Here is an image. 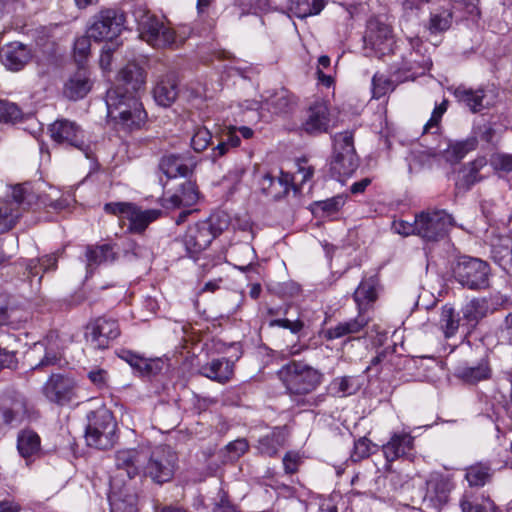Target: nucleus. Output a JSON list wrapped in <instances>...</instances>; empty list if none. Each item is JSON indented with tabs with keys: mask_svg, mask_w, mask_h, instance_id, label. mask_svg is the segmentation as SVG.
Segmentation results:
<instances>
[{
	"mask_svg": "<svg viewBox=\"0 0 512 512\" xmlns=\"http://www.w3.org/2000/svg\"><path fill=\"white\" fill-rule=\"evenodd\" d=\"M145 72L136 63H128L118 73L117 86L106 93L107 116L125 130L140 129L147 114L136 93L145 83Z\"/></svg>",
	"mask_w": 512,
	"mask_h": 512,
	"instance_id": "f257e3e1",
	"label": "nucleus"
},
{
	"mask_svg": "<svg viewBox=\"0 0 512 512\" xmlns=\"http://www.w3.org/2000/svg\"><path fill=\"white\" fill-rule=\"evenodd\" d=\"M228 227L225 215H211L208 219L189 225L182 243L189 257L207 249L212 241Z\"/></svg>",
	"mask_w": 512,
	"mask_h": 512,
	"instance_id": "f03ea898",
	"label": "nucleus"
},
{
	"mask_svg": "<svg viewBox=\"0 0 512 512\" xmlns=\"http://www.w3.org/2000/svg\"><path fill=\"white\" fill-rule=\"evenodd\" d=\"M278 374L286 389L296 395L311 393L323 379V374L318 369L302 361L289 362Z\"/></svg>",
	"mask_w": 512,
	"mask_h": 512,
	"instance_id": "7ed1b4c3",
	"label": "nucleus"
},
{
	"mask_svg": "<svg viewBox=\"0 0 512 512\" xmlns=\"http://www.w3.org/2000/svg\"><path fill=\"white\" fill-rule=\"evenodd\" d=\"M88 424L85 439L89 446L105 450L112 448L116 442V427L112 413L106 408H99L87 415Z\"/></svg>",
	"mask_w": 512,
	"mask_h": 512,
	"instance_id": "20e7f679",
	"label": "nucleus"
},
{
	"mask_svg": "<svg viewBox=\"0 0 512 512\" xmlns=\"http://www.w3.org/2000/svg\"><path fill=\"white\" fill-rule=\"evenodd\" d=\"M138 24L140 37L156 48L170 46L175 41V32L159 21L144 6H135L132 11Z\"/></svg>",
	"mask_w": 512,
	"mask_h": 512,
	"instance_id": "39448f33",
	"label": "nucleus"
},
{
	"mask_svg": "<svg viewBox=\"0 0 512 512\" xmlns=\"http://www.w3.org/2000/svg\"><path fill=\"white\" fill-rule=\"evenodd\" d=\"M178 463L177 453L167 445H160L149 450L144 465V476L156 484H164L172 480Z\"/></svg>",
	"mask_w": 512,
	"mask_h": 512,
	"instance_id": "423d86ee",
	"label": "nucleus"
},
{
	"mask_svg": "<svg viewBox=\"0 0 512 512\" xmlns=\"http://www.w3.org/2000/svg\"><path fill=\"white\" fill-rule=\"evenodd\" d=\"M489 265L478 258L460 257L453 267L454 279L463 287L477 290L488 286Z\"/></svg>",
	"mask_w": 512,
	"mask_h": 512,
	"instance_id": "0eeeda50",
	"label": "nucleus"
},
{
	"mask_svg": "<svg viewBox=\"0 0 512 512\" xmlns=\"http://www.w3.org/2000/svg\"><path fill=\"white\" fill-rule=\"evenodd\" d=\"M334 155L331 171L338 178L350 176L358 167V159L353 144V133L344 131L334 136Z\"/></svg>",
	"mask_w": 512,
	"mask_h": 512,
	"instance_id": "6e6552de",
	"label": "nucleus"
},
{
	"mask_svg": "<svg viewBox=\"0 0 512 512\" xmlns=\"http://www.w3.org/2000/svg\"><path fill=\"white\" fill-rule=\"evenodd\" d=\"M453 225V217L445 210L426 211L416 215V235L426 241L444 238Z\"/></svg>",
	"mask_w": 512,
	"mask_h": 512,
	"instance_id": "1a4fd4ad",
	"label": "nucleus"
},
{
	"mask_svg": "<svg viewBox=\"0 0 512 512\" xmlns=\"http://www.w3.org/2000/svg\"><path fill=\"white\" fill-rule=\"evenodd\" d=\"M104 210L107 213L119 216L123 221H129L128 229L135 233L143 232L161 214L159 210H141L135 205L125 202L107 203L104 206Z\"/></svg>",
	"mask_w": 512,
	"mask_h": 512,
	"instance_id": "9d476101",
	"label": "nucleus"
},
{
	"mask_svg": "<svg viewBox=\"0 0 512 512\" xmlns=\"http://www.w3.org/2000/svg\"><path fill=\"white\" fill-rule=\"evenodd\" d=\"M125 16L115 9H105L95 15L87 34L95 41H112L124 28Z\"/></svg>",
	"mask_w": 512,
	"mask_h": 512,
	"instance_id": "9b49d317",
	"label": "nucleus"
},
{
	"mask_svg": "<svg viewBox=\"0 0 512 512\" xmlns=\"http://www.w3.org/2000/svg\"><path fill=\"white\" fill-rule=\"evenodd\" d=\"M149 456V449L144 447L127 448L118 450L115 453V467L117 474L113 478L121 481V484H126L123 477L126 476L129 480L144 474V465Z\"/></svg>",
	"mask_w": 512,
	"mask_h": 512,
	"instance_id": "f8f14e48",
	"label": "nucleus"
},
{
	"mask_svg": "<svg viewBox=\"0 0 512 512\" xmlns=\"http://www.w3.org/2000/svg\"><path fill=\"white\" fill-rule=\"evenodd\" d=\"M454 488L455 483L451 476L433 472L426 480L423 503L427 508L440 510L449 502L450 494Z\"/></svg>",
	"mask_w": 512,
	"mask_h": 512,
	"instance_id": "ddd939ff",
	"label": "nucleus"
},
{
	"mask_svg": "<svg viewBox=\"0 0 512 512\" xmlns=\"http://www.w3.org/2000/svg\"><path fill=\"white\" fill-rule=\"evenodd\" d=\"M51 138L59 144H67L90 158L91 149L84 140L82 129L73 121L58 119L49 126Z\"/></svg>",
	"mask_w": 512,
	"mask_h": 512,
	"instance_id": "4468645a",
	"label": "nucleus"
},
{
	"mask_svg": "<svg viewBox=\"0 0 512 512\" xmlns=\"http://www.w3.org/2000/svg\"><path fill=\"white\" fill-rule=\"evenodd\" d=\"M119 335V325L112 318L98 317L89 321L85 326V339L95 349L108 348L110 342Z\"/></svg>",
	"mask_w": 512,
	"mask_h": 512,
	"instance_id": "2eb2a0df",
	"label": "nucleus"
},
{
	"mask_svg": "<svg viewBox=\"0 0 512 512\" xmlns=\"http://www.w3.org/2000/svg\"><path fill=\"white\" fill-rule=\"evenodd\" d=\"M364 43L366 48L374 50L378 57L386 55L392 51L394 43L391 28L376 18L370 19L367 23Z\"/></svg>",
	"mask_w": 512,
	"mask_h": 512,
	"instance_id": "dca6fc26",
	"label": "nucleus"
},
{
	"mask_svg": "<svg viewBox=\"0 0 512 512\" xmlns=\"http://www.w3.org/2000/svg\"><path fill=\"white\" fill-rule=\"evenodd\" d=\"M28 416L27 401L21 394L0 396V430L13 423H22Z\"/></svg>",
	"mask_w": 512,
	"mask_h": 512,
	"instance_id": "f3484780",
	"label": "nucleus"
},
{
	"mask_svg": "<svg viewBox=\"0 0 512 512\" xmlns=\"http://www.w3.org/2000/svg\"><path fill=\"white\" fill-rule=\"evenodd\" d=\"M454 96L473 113L488 109L496 102V94L492 89H473L462 85L454 90Z\"/></svg>",
	"mask_w": 512,
	"mask_h": 512,
	"instance_id": "a211bd4d",
	"label": "nucleus"
},
{
	"mask_svg": "<svg viewBox=\"0 0 512 512\" xmlns=\"http://www.w3.org/2000/svg\"><path fill=\"white\" fill-rule=\"evenodd\" d=\"M111 512H137V495L131 485L121 484L117 478L110 480L108 496Z\"/></svg>",
	"mask_w": 512,
	"mask_h": 512,
	"instance_id": "6ab92c4d",
	"label": "nucleus"
},
{
	"mask_svg": "<svg viewBox=\"0 0 512 512\" xmlns=\"http://www.w3.org/2000/svg\"><path fill=\"white\" fill-rule=\"evenodd\" d=\"M75 382L65 374H51L43 386V394L54 403L63 405L68 403L74 394Z\"/></svg>",
	"mask_w": 512,
	"mask_h": 512,
	"instance_id": "aec40b11",
	"label": "nucleus"
},
{
	"mask_svg": "<svg viewBox=\"0 0 512 512\" xmlns=\"http://www.w3.org/2000/svg\"><path fill=\"white\" fill-rule=\"evenodd\" d=\"M329 122L327 104L322 100H316L306 111V116L302 122V130L308 134L323 133L328 130Z\"/></svg>",
	"mask_w": 512,
	"mask_h": 512,
	"instance_id": "412c9836",
	"label": "nucleus"
},
{
	"mask_svg": "<svg viewBox=\"0 0 512 512\" xmlns=\"http://www.w3.org/2000/svg\"><path fill=\"white\" fill-rule=\"evenodd\" d=\"M410 51L402 57L401 69L412 71L414 74H423L432 66L430 57L422 53V41L419 38L409 40Z\"/></svg>",
	"mask_w": 512,
	"mask_h": 512,
	"instance_id": "4be33fe9",
	"label": "nucleus"
},
{
	"mask_svg": "<svg viewBox=\"0 0 512 512\" xmlns=\"http://www.w3.org/2000/svg\"><path fill=\"white\" fill-rule=\"evenodd\" d=\"M93 82L89 71L84 67H79L64 84L63 94L70 100H79L84 98L91 90Z\"/></svg>",
	"mask_w": 512,
	"mask_h": 512,
	"instance_id": "5701e85b",
	"label": "nucleus"
},
{
	"mask_svg": "<svg viewBox=\"0 0 512 512\" xmlns=\"http://www.w3.org/2000/svg\"><path fill=\"white\" fill-rule=\"evenodd\" d=\"M414 446V438L408 433H395L390 440L382 446L387 463L408 455Z\"/></svg>",
	"mask_w": 512,
	"mask_h": 512,
	"instance_id": "b1692460",
	"label": "nucleus"
},
{
	"mask_svg": "<svg viewBox=\"0 0 512 512\" xmlns=\"http://www.w3.org/2000/svg\"><path fill=\"white\" fill-rule=\"evenodd\" d=\"M292 181L293 178L288 173H281L277 178L272 177L270 174H265L261 178L259 186L263 194L274 200H279L289 193Z\"/></svg>",
	"mask_w": 512,
	"mask_h": 512,
	"instance_id": "393cba45",
	"label": "nucleus"
},
{
	"mask_svg": "<svg viewBox=\"0 0 512 512\" xmlns=\"http://www.w3.org/2000/svg\"><path fill=\"white\" fill-rule=\"evenodd\" d=\"M1 61L11 71L21 70L29 61V49L19 42H13L2 48Z\"/></svg>",
	"mask_w": 512,
	"mask_h": 512,
	"instance_id": "a878e982",
	"label": "nucleus"
},
{
	"mask_svg": "<svg viewBox=\"0 0 512 512\" xmlns=\"http://www.w3.org/2000/svg\"><path fill=\"white\" fill-rule=\"evenodd\" d=\"M199 373L213 381L224 384L234 374V363L227 358L213 359L200 367Z\"/></svg>",
	"mask_w": 512,
	"mask_h": 512,
	"instance_id": "bb28decb",
	"label": "nucleus"
},
{
	"mask_svg": "<svg viewBox=\"0 0 512 512\" xmlns=\"http://www.w3.org/2000/svg\"><path fill=\"white\" fill-rule=\"evenodd\" d=\"M368 323L369 319L364 315V313L359 312L355 318L339 322L334 327L326 329L323 332V335L327 340L339 339L359 333L367 326Z\"/></svg>",
	"mask_w": 512,
	"mask_h": 512,
	"instance_id": "cd10ccee",
	"label": "nucleus"
},
{
	"mask_svg": "<svg viewBox=\"0 0 512 512\" xmlns=\"http://www.w3.org/2000/svg\"><path fill=\"white\" fill-rule=\"evenodd\" d=\"M153 96L155 101L163 106L169 107L178 96V82L174 74H167L161 77L154 89Z\"/></svg>",
	"mask_w": 512,
	"mask_h": 512,
	"instance_id": "c85d7f7f",
	"label": "nucleus"
},
{
	"mask_svg": "<svg viewBox=\"0 0 512 512\" xmlns=\"http://www.w3.org/2000/svg\"><path fill=\"white\" fill-rule=\"evenodd\" d=\"M199 193L196 185L191 181H185L179 189L165 199L168 208L191 207L197 203Z\"/></svg>",
	"mask_w": 512,
	"mask_h": 512,
	"instance_id": "c756f323",
	"label": "nucleus"
},
{
	"mask_svg": "<svg viewBox=\"0 0 512 512\" xmlns=\"http://www.w3.org/2000/svg\"><path fill=\"white\" fill-rule=\"evenodd\" d=\"M159 168L168 178L186 177L192 172V165L187 164L186 158L180 154L164 155Z\"/></svg>",
	"mask_w": 512,
	"mask_h": 512,
	"instance_id": "7c9ffc66",
	"label": "nucleus"
},
{
	"mask_svg": "<svg viewBox=\"0 0 512 512\" xmlns=\"http://www.w3.org/2000/svg\"><path fill=\"white\" fill-rule=\"evenodd\" d=\"M116 259V252L110 244L88 246L86 249L87 271L89 273H92L99 265L112 263Z\"/></svg>",
	"mask_w": 512,
	"mask_h": 512,
	"instance_id": "2f4dec72",
	"label": "nucleus"
},
{
	"mask_svg": "<svg viewBox=\"0 0 512 512\" xmlns=\"http://www.w3.org/2000/svg\"><path fill=\"white\" fill-rule=\"evenodd\" d=\"M492 258L508 274L512 275V238L503 236L492 245Z\"/></svg>",
	"mask_w": 512,
	"mask_h": 512,
	"instance_id": "473e14b6",
	"label": "nucleus"
},
{
	"mask_svg": "<svg viewBox=\"0 0 512 512\" xmlns=\"http://www.w3.org/2000/svg\"><path fill=\"white\" fill-rule=\"evenodd\" d=\"M286 438L284 428L275 427L269 434L259 439L257 448L262 455L273 457L285 445Z\"/></svg>",
	"mask_w": 512,
	"mask_h": 512,
	"instance_id": "72a5a7b5",
	"label": "nucleus"
},
{
	"mask_svg": "<svg viewBox=\"0 0 512 512\" xmlns=\"http://www.w3.org/2000/svg\"><path fill=\"white\" fill-rule=\"evenodd\" d=\"M492 371L487 360L482 359L475 366H464L457 371V377L469 384H476L491 377Z\"/></svg>",
	"mask_w": 512,
	"mask_h": 512,
	"instance_id": "f704fd0d",
	"label": "nucleus"
},
{
	"mask_svg": "<svg viewBox=\"0 0 512 512\" xmlns=\"http://www.w3.org/2000/svg\"><path fill=\"white\" fill-rule=\"evenodd\" d=\"M488 302L485 298H474L462 309V314L464 320H466L471 326H475L487 317L491 313V309L489 308Z\"/></svg>",
	"mask_w": 512,
	"mask_h": 512,
	"instance_id": "c9c22d12",
	"label": "nucleus"
},
{
	"mask_svg": "<svg viewBox=\"0 0 512 512\" xmlns=\"http://www.w3.org/2000/svg\"><path fill=\"white\" fill-rule=\"evenodd\" d=\"M493 470L488 463L479 462L465 469V479L470 487H483L489 483Z\"/></svg>",
	"mask_w": 512,
	"mask_h": 512,
	"instance_id": "e433bc0d",
	"label": "nucleus"
},
{
	"mask_svg": "<svg viewBox=\"0 0 512 512\" xmlns=\"http://www.w3.org/2000/svg\"><path fill=\"white\" fill-rule=\"evenodd\" d=\"M36 46L34 49V58L39 57L38 53L42 55L43 59L49 61L55 53V42L51 39L50 29L47 27H40L36 30Z\"/></svg>",
	"mask_w": 512,
	"mask_h": 512,
	"instance_id": "4c0bfd02",
	"label": "nucleus"
},
{
	"mask_svg": "<svg viewBox=\"0 0 512 512\" xmlns=\"http://www.w3.org/2000/svg\"><path fill=\"white\" fill-rule=\"evenodd\" d=\"M353 298L358 306L359 312L363 313L366 306L374 302L377 298L374 281L372 279L363 280L355 290Z\"/></svg>",
	"mask_w": 512,
	"mask_h": 512,
	"instance_id": "58836bf2",
	"label": "nucleus"
},
{
	"mask_svg": "<svg viewBox=\"0 0 512 512\" xmlns=\"http://www.w3.org/2000/svg\"><path fill=\"white\" fill-rule=\"evenodd\" d=\"M453 14L449 8L439 7L430 13L428 29L431 33L446 31L452 24Z\"/></svg>",
	"mask_w": 512,
	"mask_h": 512,
	"instance_id": "ea45409f",
	"label": "nucleus"
},
{
	"mask_svg": "<svg viewBox=\"0 0 512 512\" xmlns=\"http://www.w3.org/2000/svg\"><path fill=\"white\" fill-rule=\"evenodd\" d=\"M324 8L322 0H291L290 11L298 18L316 15Z\"/></svg>",
	"mask_w": 512,
	"mask_h": 512,
	"instance_id": "a19ab883",
	"label": "nucleus"
},
{
	"mask_svg": "<svg viewBox=\"0 0 512 512\" xmlns=\"http://www.w3.org/2000/svg\"><path fill=\"white\" fill-rule=\"evenodd\" d=\"M56 335L51 334L47 338L46 342H34V347H41L45 349L44 358L34 366V370L38 368H43L50 365H56L60 361V357L58 354V345L56 343Z\"/></svg>",
	"mask_w": 512,
	"mask_h": 512,
	"instance_id": "79ce46f5",
	"label": "nucleus"
},
{
	"mask_svg": "<svg viewBox=\"0 0 512 512\" xmlns=\"http://www.w3.org/2000/svg\"><path fill=\"white\" fill-rule=\"evenodd\" d=\"M38 195L36 197V205L41 207H49L54 210L60 209L62 205L58 202L59 191L52 186H48L44 182L37 185Z\"/></svg>",
	"mask_w": 512,
	"mask_h": 512,
	"instance_id": "37998d69",
	"label": "nucleus"
},
{
	"mask_svg": "<svg viewBox=\"0 0 512 512\" xmlns=\"http://www.w3.org/2000/svg\"><path fill=\"white\" fill-rule=\"evenodd\" d=\"M25 209L12 207L9 203L0 204V234L12 229Z\"/></svg>",
	"mask_w": 512,
	"mask_h": 512,
	"instance_id": "c03bdc74",
	"label": "nucleus"
},
{
	"mask_svg": "<svg viewBox=\"0 0 512 512\" xmlns=\"http://www.w3.org/2000/svg\"><path fill=\"white\" fill-rule=\"evenodd\" d=\"M439 325L446 338L456 334L459 328V318L451 306L445 305L442 308Z\"/></svg>",
	"mask_w": 512,
	"mask_h": 512,
	"instance_id": "a18cd8bd",
	"label": "nucleus"
},
{
	"mask_svg": "<svg viewBox=\"0 0 512 512\" xmlns=\"http://www.w3.org/2000/svg\"><path fill=\"white\" fill-rule=\"evenodd\" d=\"M119 357L127 362L135 371L141 375H149L153 372L152 362L130 350H122Z\"/></svg>",
	"mask_w": 512,
	"mask_h": 512,
	"instance_id": "49530a36",
	"label": "nucleus"
},
{
	"mask_svg": "<svg viewBox=\"0 0 512 512\" xmlns=\"http://www.w3.org/2000/svg\"><path fill=\"white\" fill-rule=\"evenodd\" d=\"M476 139H467L449 145L446 150V159L452 163L459 162L466 154L476 148Z\"/></svg>",
	"mask_w": 512,
	"mask_h": 512,
	"instance_id": "de8ad7c7",
	"label": "nucleus"
},
{
	"mask_svg": "<svg viewBox=\"0 0 512 512\" xmlns=\"http://www.w3.org/2000/svg\"><path fill=\"white\" fill-rule=\"evenodd\" d=\"M485 165L484 159H477L470 163L469 169L465 174L457 181L456 186L458 189L469 190L471 186L481 180L478 175L479 170Z\"/></svg>",
	"mask_w": 512,
	"mask_h": 512,
	"instance_id": "09e8293b",
	"label": "nucleus"
},
{
	"mask_svg": "<svg viewBox=\"0 0 512 512\" xmlns=\"http://www.w3.org/2000/svg\"><path fill=\"white\" fill-rule=\"evenodd\" d=\"M267 102L276 113H282L289 111L294 104V99L288 90L282 88L271 95Z\"/></svg>",
	"mask_w": 512,
	"mask_h": 512,
	"instance_id": "8fccbe9b",
	"label": "nucleus"
},
{
	"mask_svg": "<svg viewBox=\"0 0 512 512\" xmlns=\"http://www.w3.org/2000/svg\"><path fill=\"white\" fill-rule=\"evenodd\" d=\"M395 89L394 82L384 74L376 73L372 78V97L380 99Z\"/></svg>",
	"mask_w": 512,
	"mask_h": 512,
	"instance_id": "3c124183",
	"label": "nucleus"
},
{
	"mask_svg": "<svg viewBox=\"0 0 512 512\" xmlns=\"http://www.w3.org/2000/svg\"><path fill=\"white\" fill-rule=\"evenodd\" d=\"M331 388L338 396H347L354 394L358 390V384L354 377L344 376L335 378L331 383Z\"/></svg>",
	"mask_w": 512,
	"mask_h": 512,
	"instance_id": "603ef678",
	"label": "nucleus"
},
{
	"mask_svg": "<svg viewBox=\"0 0 512 512\" xmlns=\"http://www.w3.org/2000/svg\"><path fill=\"white\" fill-rule=\"evenodd\" d=\"M22 117L21 109L13 102L0 100V122H16Z\"/></svg>",
	"mask_w": 512,
	"mask_h": 512,
	"instance_id": "864d4df0",
	"label": "nucleus"
},
{
	"mask_svg": "<svg viewBox=\"0 0 512 512\" xmlns=\"http://www.w3.org/2000/svg\"><path fill=\"white\" fill-rule=\"evenodd\" d=\"M17 449L20 455L26 459L27 465H29L32 457V430L24 429L19 433Z\"/></svg>",
	"mask_w": 512,
	"mask_h": 512,
	"instance_id": "5fc2aeb1",
	"label": "nucleus"
},
{
	"mask_svg": "<svg viewBox=\"0 0 512 512\" xmlns=\"http://www.w3.org/2000/svg\"><path fill=\"white\" fill-rule=\"evenodd\" d=\"M459 507L461 512H487L486 507L477 501L472 491H464L459 500Z\"/></svg>",
	"mask_w": 512,
	"mask_h": 512,
	"instance_id": "6e6d98bb",
	"label": "nucleus"
},
{
	"mask_svg": "<svg viewBox=\"0 0 512 512\" xmlns=\"http://www.w3.org/2000/svg\"><path fill=\"white\" fill-rule=\"evenodd\" d=\"M212 135L206 127H197L191 138V146L196 152L205 150L210 144Z\"/></svg>",
	"mask_w": 512,
	"mask_h": 512,
	"instance_id": "4d7b16f0",
	"label": "nucleus"
},
{
	"mask_svg": "<svg viewBox=\"0 0 512 512\" xmlns=\"http://www.w3.org/2000/svg\"><path fill=\"white\" fill-rule=\"evenodd\" d=\"M371 453V441L362 437L354 443V448L351 453V459L353 462L361 461L364 458L369 457Z\"/></svg>",
	"mask_w": 512,
	"mask_h": 512,
	"instance_id": "13d9d810",
	"label": "nucleus"
},
{
	"mask_svg": "<svg viewBox=\"0 0 512 512\" xmlns=\"http://www.w3.org/2000/svg\"><path fill=\"white\" fill-rule=\"evenodd\" d=\"M151 255H152V252L148 247H146L144 245H140L133 241L129 242L125 249V256L129 260L149 259L151 257Z\"/></svg>",
	"mask_w": 512,
	"mask_h": 512,
	"instance_id": "bf43d9fd",
	"label": "nucleus"
},
{
	"mask_svg": "<svg viewBox=\"0 0 512 512\" xmlns=\"http://www.w3.org/2000/svg\"><path fill=\"white\" fill-rule=\"evenodd\" d=\"M490 163L497 171L512 172V154L495 153L491 156Z\"/></svg>",
	"mask_w": 512,
	"mask_h": 512,
	"instance_id": "052dcab7",
	"label": "nucleus"
},
{
	"mask_svg": "<svg viewBox=\"0 0 512 512\" xmlns=\"http://www.w3.org/2000/svg\"><path fill=\"white\" fill-rule=\"evenodd\" d=\"M269 327H280L288 329L293 334H298L304 328V322L297 318L296 320H290L287 318L283 319H272L268 323Z\"/></svg>",
	"mask_w": 512,
	"mask_h": 512,
	"instance_id": "680f3d73",
	"label": "nucleus"
},
{
	"mask_svg": "<svg viewBox=\"0 0 512 512\" xmlns=\"http://www.w3.org/2000/svg\"><path fill=\"white\" fill-rule=\"evenodd\" d=\"M90 39L89 35L82 36L76 39L74 43V57L78 63H81L90 52Z\"/></svg>",
	"mask_w": 512,
	"mask_h": 512,
	"instance_id": "e2e57ef3",
	"label": "nucleus"
},
{
	"mask_svg": "<svg viewBox=\"0 0 512 512\" xmlns=\"http://www.w3.org/2000/svg\"><path fill=\"white\" fill-rule=\"evenodd\" d=\"M446 110H447V101L446 100H444L442 103H440L439 105H437L434 108L430 119L424 126L425 133L429 132L433 128L438 129L441 118H442L443 114L446 112Z\"/></svg>",
	"mask_w": 512,
	"mask_h": 512,
	"instance_id": "0e129e2a",
	"label": "nucleus"
},
{
	"mask_svg": "<svg viewBox=\"0 0 512 512\" xmlns=\"http://www.w3.org/2000/svg\"><path fill=\"white\" fill-rule=\"evenodd\" d=\"M301 463V456L298 452L289 451L283 457V466L285 473L294 474L298 471Z\"/></svg>",
	"mask_w": 512,
	"mask_h": 512,
	"instance_id": "69168bd1",
	"label": "nucleus"
},
{
	"mask_svg": "<svg viewBox=\"0 0 512 512\" xmlns=\"http://www.w3.org/2000/svg\"><path fill=\"white\" fill-rule=\"evenodd\" d=\"M248 443L245 439H237L226 446L227 452L232 459L239 458L248 450Z\"/></svg>",
	"mask_w": 512,
	"mask_h": 512,
	"instance_id": "338daca9",
	"label": "nucleus"
},
{
	"mask_svg": "<svg viewBox=\"0 0 512 512\" xmlns=\"http://www.w3.org/2000/svg\"><path fill=\"white\" fill-rule=\"evenodd\" d=\"M213 512H238L233 505L227 499V495L220 490L219 500L215 502Z\"/></svg>",
	"mask_w": 512,
	"mask_h": 512,
	"instance_id": "774afa93",
	"label": "nucleus"
}]
</instances>
